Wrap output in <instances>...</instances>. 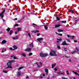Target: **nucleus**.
I'll list each match as a JSON object with an SVG mask.
<instances>
[{"label": "nucleus", "mask_w": 79, "mask_h": 79, "mask_svg": "<svg viewBox=\"0 0 79 79\" xmlns=\"http://www.w3.org/2000/svg\"><path fill=\"white\" fill-rule=\"evenodd\" d=\"M51 56H56V51L54 50H51L50 53Z\"/></svg>", "instance_id": "obj_1"}, {"label": "nucleus", "mask_w": 79, "mask_h": 79, "mask_svg": "<svg viewBox=\"0 0 79 79\" xmlns=\"http://www.w3.org/2000/svg\"><path fill=\"white\" fill-rule=\"evenodd\" d=\"M7 67H6V69L7 68H12L13 67L11 66V63L10 62H9L7 63Z\"/></svg>", "instance_id": "obj_2"}, {"label": "nucleus", "mask_w": 79, "mask_h": 79, "mask_svg": "<svg viewBox=\"0 0 79 79\" xmlns=\"http://www.w3.org/2000/svg\"><path fill=\"white\" fill-rule=\"evenodd\" d=\"M40 56H42V57H45V56H48V54L47 53L44 54L41 52L40 53Z\"/></svg>", "instance_id": "obj_3"}, {"label": "nucleus", "mask_w": 79, "mask_h": 79, "mask_svg": "<svg viewBox=\"0 0 79 79\" xmlns=\"http://www.w3.org/2000/svg\"><path fill=\"white\" fill-rule=\"evenodd\" d=\"M5 9H4L3 11H2V13H0V17L1 16V18H2V19H3V17H4V15H3L4 13H5Z\"/></svg>", "instance_id": "obj_4"}, {"label": "nucleus", "mask_w": 79, "mask_h": 79, "mask_svg": "<svg viewBox=\"0 0 79 79\" xmlns=\"http://www.w3.org/2000/svg\"><path fill=\"white\" fill-rule=\"evenodd\" d=\"M21 72L20 71H18L17 72V75L18 77H20V76H21Z\"/></svg>", "instance_id": "obj_5"}, {"label": "nucleus", "mask_w": 79, "mask_h": 79, "mask_svg": "<svg viewBox=\"0 0 79 79\" xmlns=\"http://www.w3.org/2000/svg\"><path fill=\"white\" fill-rule=\"evenodd\" d=\"M31 48H27L25 50V52H31Z\"/></svg>", "instance_id": "obj_6"}, {"label": "nucleus", "mask_w": 79, "mask_h": 79, "mask_svg": "<svg viewBox=\"0 0 79 79\" xmlns=\"http://www.w3.org/2000/svg\"><path fill=\"white\" fill-rule=\"evenodd\" d=\"M63 45H68V44L66 43V41L63 42L62 44Z\"/></svg>", "instance_id": "obj_7"}, {"label": "nucleus", "mask_w": 79, "mask_h": 79, "mask_svg": "<svg viewBox=\"0 0 79 79\" xmlns=\"http://www.w3.org/2000/svg\"><path fill=\"white\" fill-rule=\"evenodd\" d=\"M40 65H38V63H36V64H37V65L38 66V68H40V67H41V66H42V63H41V62H40Z\"/></svg>", "instance_id": "obj_8"}, {"label": "nucleus", "mask_w": 79, "mask_h": 79, "mask_svg": "<svg viewBox=\"0 0 79 79\" xmlns=\"http://www.w3.org/2000/svg\"><path fill=\"white\" fill-rule=\"evenodd\" d=\"M45 72L46 73V74L47 75H48V70L47 69H45Z\"/></svg>", "instance_id": "obj_9"}, {"label": "nucleus", "mask_w": 79, "mask_h": 79, "mask_svg": "<svg viewBox=\"0 0 79 79\" xmlns=\"http://www.w3.org/2000/svg\"><path fill=\"white\" fill-rule=\"evenodd\" d=\"M43 26H44V29L45 30H48V25H44Z\"/></svg>", "instance_id": "obj_10"}, {"label": "nucleus", "mask_w": 79, "mask_h": 79, "mask_svg": "<svg viewBox=\"0 0 79 79\" xmlns=\"http://www.w3.org/2000/svg\"><path fill=\"white\" fill-rule=\"evenodd\" d=\"M6 42L7 41L6 40H3L2 42V44H6Z\"/></svg>", "instance_id": "obj_11"}, {"label": "nucleus", "mask_w": 79, "mask_h": 79, "mask_svg": "<svg viewBox=\"0 0 79 79\" xmlns=\"http://www.w3.org/2000/svg\"><path fill=\"white\" fill-rule=\"evenodd\" d=\"M5 51H6V49L4 48H2V53H3V52H5Z\"/></svg>", "instance_id": "obj_12"}, {"label": "nucleus", "mask_w": 79, "mask_h": 79, "mask_svg": "<svg viewBox=\"0 0 79 79\" xmlns=\"http://www.w3.org/2000/svg\"><path fill=\"white\" fill-rule=\"evenodd\" d=\"M37 40L38 41H40V40H43V38H40L37 39Z\"/></svg>", "instance_id": "obj_13"}, {"label": "nucleus", "mask_w": 79, "mask_h": 79, "mask_svg": "<svg viewBox=\"0 0 79 79\" xmlns=\"http://www.w3.org/2000/svg\"><path fill=\"white\" fill-rule=\"evenodd\" d=\"M60 26H61V25L59 24L58 25H56L55 26V27L57 28V27H59Z\"/></svg>", "instance_id": "obj_14"}, {"label": "nucleus", "mask_w": 79, "mask_h": 79, "mask_svg": "<svg viewBox=\"0 0 79 79\" xmlns=\"http://www.w3.org/2000/svg\"><path fill=\"white\" fill-rule=\"evenodd\" d=\"M13 47L15 50H16V49L18 48V47H17V46H16V45H14Z\"/></svg>", "instance_id": "obj_15"}, {"label": "nucleus", "mask_w": 79, "mask_h": 79, "mask_svg": "<svg viewBox=\"0 0 79 79\" xmlns=\"http://www.w3.org/2000/svg\"><path fill=\"white\" fill-rule=\"evenodd\" d=\"M72 72H73V73H74L75 74H76L78 76H79V74L78 73H77V72H74V71H73Z\"/></svg>", "instance_id": "obj_16"}, {"label": "nucleus", "mask_w": 79, "mask_h": 79, "mask_svg": "<svg viewBox=\"0 0 79 79\" xmlns=\"http://www.w3.org/2000/svg\"><path fill=\"white\" fill-rule=\"evenodd\" d=\"M57 74H60L61 75H63L64 74V73L62 72V73H61L60 72H59V73H57Z\"/></svg>", "instance_id": "obj_17"}, {"label": "nucleus", "mask_w": 79, "mask_h": 79, "mask_svg": "<svg viewBox=\"0 0 79 79\" xmlns=\"http://www.w3.org/2000/svg\"><path fill=\"white\" fill-rule=\"evenodd\" d=\"M15 60H11L9 61V62H10L11 63H15Z\"/></svg>", "instance_id": "obj_18"}, {"label": "nucleus", "mask_w": 79, "mask_h": 79, "mask_svg": "<svg viewBox=\"0 0 79 79\" xmlns=\"http://www.w3.org/2000/svg\"><path fill=\"white\" fill-rule=\"evenodd\" d=\"M21 30V29L20 27H18L17 28V32H19V31H20Z\"/></svg>", "instance_id": "obj_19"}, {"label": "nucleus", "mask_w": 79, "mask_h": 79, "mask_svg": "<svg viewBox=\"0 0 79 79\" xmlns=\"http://www.w3.org/2000/svg\"><path fill=\"white\" fill-rule=\"evenodd\" d=\"M39 32V31H38V30L31 31V32H34V33H36V32Z\"/></svg>", "instance_id": "obj_20"}, {"label": "nucleus", "mask_w": 79, "mask_h": 79, "mask_svg": "<svg viewBox=\"0 0 79 79\" xmlns=\"http://www.w3.org/2000/svg\"><path fill=\"white\" fill-rule=\"evenodd\" d=\"M24 68V67H20L18 69V70H21V69H23V68Z\"/></svg>", "instance_id": "obj_21"}, {"label": "nucleus", "mask_w": 79, "mask_h": 79, "mask_svg": "<svg viewBox=\"0 0 79 79\" xmlns=\"http://www.w3.org/2000/svg\"><path fill=\"white\" fill-rule=\"evenodd\" d=\"M14 40H15V39H18V36H16L15 37H14L13 38Z\"/></svg>", "instance_id": "obj_22"}, {"label": "nucleus", "mask_w": 79, "mask_h": 79, "mask_svg": "<svg viewBox=\"0 0 79 79\" xmlns=\"http://www.w3.org/2000/svg\"><path fill=\"white\" fill-rule=\"evenodd\" d=\"M55 66H56V64L55 63L54 64H53L52 65V68H53V67Z\"/></svg>", "instance_id": "obj_23"}, {"label": "nucleus", "mask_w": 79, "mask_h": 79, "mask_svg": "<svg viewBox=\"0 0 79 79\" xmlns=\"http://www.w3.org/2000/svg\"><path fill=\"white\" fill-rule=\"evenodd\" d=\"M58 32H63V30H62L59 29L58 30Z\"/></svg>", "instance_id": "obj_24"}, {"label": "nucleus", "mask_w": 79, "mask_h": 79, "mask_svg": "<svg viewBox=\"0 0 79 79\" xmlns=\"http://www.w3.org/2000/svg\"><path fill=\"white\" fill-rule=\"evenodd\" d=\"M56 18L57 21H60V18H59L58 16H56Z\"/></svg>", "instance_id": "obj_25"}, {"label": "nucleus", "mask_w": 79, "mask_h": 79, "mask_svg": "<svg viewBox=\"0 0 79 79\" xmlns=\"http://www.w3.org/2000/svg\"><path fill=\"white\" fill-rule=\"evenodd\" d=\"M22 55L23 56H24V57H26V55L25 54H24V53H22Z\"/></svg>", "instance_id": "obj_26"}, {"label": "nucleus", "mask_w": 79, "mask_h": 79, "mask_svg": "<svg viewBox=\"0 0 79 79\" xmlns=\"http://www.w3.org/2000/svg\"><path fill=\"white\" fill-rule=\"evenodd\" d=\"M12 33H13V31L11 30L10 31V33H9L10 35H11V34H12Z\"/></svg>", "instance_id": "obj_27"}, {"label": "nucleus", "mask_w": 79, "mask_h": 79, "mask_svg": "<svg viewBox=\"0 0 79 79\" xmlns=\"http://www.w3.org/2000/svg\"><path fill=\"white\" fill-rule=\"evenodd\" d=\"M2 72L3 73H8V72L6 71H5V70H3Z\"/></svg>", "instance_id": "obj_28"}, {"label": "nucleus", "mask_w": 79, "mask_h": 79, "mask_svg": "<svg viewBox=\"0 0 79 79\" xmlns=\"http://www.w3.org/2000/svg\"><path fill=\"white\" fill-rule=\"evenodd\" d=\"M6 31H8V32H9L10 31V28H8L6 29Z\"/></svg>", "instance_id": "obj_29"}, {"label": "nucleus", "mask_w": 79, "mask_h": 79, "mask_svg": "<svg viewBox=\"0 0 79 79\" xmlns=\"http://www.w3.org/2000/svg\"><path fill=\"white\" fill-rule=\"evenodd\" d=\"M33 43H31V44H30V46L31 47H33Z\"/></svg>", "instance_id": "obj_30"}, {"label": "nucleus", "mask_w": 79, "mask_h": 79, "mask_svg": "<svg viewBox=\"0 0 79 79\" xmlns=\"http://www.w3.org/2000/svg\"><path fill=\"white\" fill-rule=\"evenodd\" d=\"M69 12H71L72 13H74V11L73 10H70Z\"/></svg>", "instance_id": "obj_31"}, {"label": "nucleus", "mask_w": 79, "mask_h": 79, "mask_svg": "<svg viewBox=\"0 0 79 79\" xmlns=\"http://www.w3.org/2000/svg\"><path fill=\"white\" fill-rule=\"evenodd\" d=\"M76 50H77L76 52H79V49H77V47L76 48Z\"/></svg>", "instance_id": "obj_32"}, {"label": "nucleus", "mask_w": 79, "mask_h": 79, "mask_svg": "<svg viewBox=\"0 0 79 79\" xmlns=\"http://www.w3.org/2000/svg\"><path fill=\"white\" fill-rule=\"evenodd\" d=\"M62 23H66V21H62Z\"/></svg>", "instance_id": "obj_33"}, {"label": "nucleus", "mask_w": 79, "mask_h": 79, "mask_svg": "<svg viewBox=\"0 0 79 79\" xmlns=\"http://www.w3.org/2000/svg\"><path fill=\"white\" fill-rule=\"evenodd\" d=\"M57 48L58 49H60V48H61V47H60V46L57 45Z\"/></svg>", "instance_id": "obj_34"}, {"label": "nucleus", "mask_w": 79, "mask_h": 79, "mask_svg": "<svg viewBox=\"0 0 79 79\" xmlns=\"http://www.w3.org/2000/svg\"><path fill=\"white\" fill-rule=\"evenodd\" d=\"M28 35L29 37H31V34L29 33H28Z\"/></svg>", "instance_id": "obj_35"}, {"label": "nucleus", "mask_w": 79, "mask_h": 79, "mask_svg": "<svg viewBox=\"0 0 79 79\" xmlns=\"http://www.w3.org/2000/svg\"><path fill=\"white\" fill-rule=\"evenodd\" d=\"M66 74L68 75H69V72L68 71H66Z\"/></svg>", "instance_id": "obj_36"}, {"label": "nucleus", "mask_w": 79, "mask_h": 79, "mask_svg": "<svg viewBox=\"0 0 79 79\" xmlns=\"http://www.w3.org/2000/svg\"><path fill=\"white\" fill-rule=\"evenodd\" d=\"M70 37H71L72 39H73L74 38V36H70Z\"/></svg>", "instance_id": "obj_37"}, {"label": "nucleus", "mask_w": 79, "mask_h": 79, "mask_svg": "<svg viewBox=\"0 0 79 79\" xmlns=\"http://www.w3.org/2000/svg\"><path fill=\"white\" fill-rule=\"evenodd\" d=\"M19 26V25H18V24H15L14 26L15 27H16V26Z\"/></svg>", "instance_id": "obj_38"}, {"label": "nucleus", "mask_w": 79, "mask_h": 79, "mask_svg": "<svg viewBox=\"0 0 79 79\" xmlns=\"http://www.w3.org/2000/svg\"><path fill=\"white\" fill-rule=\"evenodd\" d=\"M57 40H59V41H61L62 40V39H57Z\"/></svg>", "instance_id": "obj_39"}, {"label": "nucleus", "mask_w": 79, "mask_h": 79, "mask_svg": "<svg viewBox=\"0 0 79 79\" xmlns=\"http://www.w3.org/2000/svg\"><path fill=\"white\" fill-rule=\"evenodd\" d=\"M76 51H74L72 52V54H73V53H76Z\"/></svg>", "instance_id": "obj_40"}, {"label": "nucleus", "mask_w": 79, "mask_h": 79, "mask_svg": "<svg viewBox=\"0 0 79 79\" xmlns=\"http://www.w3.org/2000/svg\"><path fill=\"white\" fill-rule=\"evenodd\" d=\"M32 55V53H30V54H29V56H31Z\"/></svg>", "instance_id": "obj_41"}, {"label": "nucleus", "mask_w": 79, "mask_h": 79, "mask_svg": "<svg viewBox=\"0 0 79 79\" xmlns=\"http://www.w3.org/2000/svg\"><path fill=\"white\" fill-rule=\"evenodd\" d=\"M62 78L63 79H68V78H65L64 77H62Z\"/></svg>", "instance_id": "obj_42"}, {"label": "nucleus", "mask_w": 79, "mask_h": 79, "mask_svg": "<svg viewBox=\"0 0 79 79\" xmlns=\"http://www.w3.org/2000/svg\"><path fill=\"white\" fill-rule=\"evenodd\" d=\"M14 60H15V59H17V57H16V56H14Z\"/></svg>", "instance_id": "obj_43"}, {"label": "nucleus", "mask_w": 79, "mask_h": 79, "mask_svg": "<svg viewBox=\"0 0 79 79\" xmlns=\"http://www.w3.org/2000/svg\"><path fill=\"white\" fill-rule=\"evenodd\" d=\"M9 49H10V50H13V48H10Z\"/></svg>", "instance_id": "obj_44"}, {"label": "nucleus", "mask_w": 79, "mask_h": 79, "mask_svg": "<svg viewBox=\"0 0 79 79\" xmlns=\"http://www.w3.org/2000/svg\"><path fill=\"white\" fill-rule=\"evenodd\" d=\"M58 34L59 35H60V36H62V34H61L58 33Z\"/></svg>", "instance_id": "obj_45"}, {"label": "nucleus", "mask_w": 79, "mask_h": 79, "mask_svg": "<svg viewBox=\"0 0 79 79\" xmlns=\"http://www.w3.org/2000/svg\"><path fill=\"white\" fill-rule=\"evenodd\" d=\"M79 19H78L77 20H75V22H77V21H79Z\"/></svg>", "instance_id": "obj_46"}, {"label": "nucleus", "mask_w": 79, "mask_h": 79, "mask_svg": "<svg viewBox=\"0 0 79 79\" xmlns=\"http://www.w3.org/2000/svg\"><path fill=\"white\" fill-rule=\"evenodd\" d=\"M40 35V33H38L37 34V36H39V35Z\"/></svg>", "instance_id": "obj_47"}, {"label": "nucleus", "mask_w": 79, "mask_h": 79, "mask_svg": "<svg viewBox=\"0 0 79 79\" xmlns=\"http://www.w3.org/2000/svg\"><path fill=\"white\" fill-rule=\"evenodd\" d=\"M69 62H71V59L69 60Z\"/></svg>", "instance_id": "obj_48"}, {"label": "nucleus", "mask_w": 79, "mask_h": 79, "mask_svg": "<svg viewBox=\"0 0 79 79\" xmlns=\"http://www.w3.org/2000/svg\"><path fill=\"white\" fill-rule=\"evenodd\" d=\"M74 42H75V43H76V42H77V41L76 40H74Z\"/></svg>", "instance_id": "obj_49"}, {"label": "nucleus", "mask_w": 79, "mask_h": 79, "mask_svg": "<svg viewBox=\"0 0 79 79\" xmlns=\"http://www.w3.org/2000/svg\"><path fill=\"white\" fill-rule=\"evenodd\" d=\"M54 70L55 71H57L58 70L57 69H56V68H55V69H54Z\"/></svg>", "instance_id": "obj_50"}, {"label": "nucleus", "mask_w": 79, "mask_h": 79, "mask_svg": "<svg viewBox=\"0 0 79 79\" xmlns=\"http://www.w3.org/2000/svg\"><path fill=\"white\" fill-rule=\"evenodd\" d=\"M14 20L15 21V20H18V19H17V18H15V19H14Z\"/></svg>", "instance_id": "obj_51"}, {"label": "nucleus", "mask_w": 79, "mask_h": 79, "mask_svg": "<svg viewBox=\"0 0 79 79\" xmlns=\"http://www.w3.org/2000/svg\"><path fill=\"white\" fill-rule=\"evenodd\" d=\"M26 79H29V77H28V76H27L26 77Z\"/></svg>", "instance_id": "obj_52"}, {"label": "nucleus", "mask_w": 79, "mask_h": 79, "mask_svg": "<svg viewBox=\"0 0 79 79\" xmlns=\"http://www.w3.org/2000/svg\"><path fill=\"white\" fill-rule=\"evenodd\" d=\"M67 36L68 37H71V36H69V35H67Z\"/></svg>", "instance_id": "obj_53"}, {"label": "nucleus", "mask_w": 79, "mask_h": 79, "mask_svg": "<svg viewBox=\"0 0 79 79\" xmlns=\"http://www.w3.org/2000/svg\"><path fill=\"white\" fill-rule=\"evenodd\" d=\"M64 50L66 51H67V50H66V48H64Z\"/></svg>", "instance_id": "obj_54"}, {"label": "nucleus", "mask_w": 79, "mask_h": 79, "mask_svg": "<svg viewBox=\"0 0 79 79\" xmlns=\"http://www.w3.org/2000/svg\"><path fill=\"white\" fill-rule=\"evenodd\" d=\"M65 58H69V57L68 56H65Z\"/></svg>", "instance_id": "obj_55"}, {"label": "nucleus", "mask_w": 79, "mask_h": 79, "mask_svg": "<svg viewBox=\"0 0 79 79\" xmlns=\"http://www.w3.org/2000/svg\"><path fill=\"white\" fill-rule=\"evenodd\" d=\"M66 40H67L68 42H70V41L69 40H68V39H66Z\"/></svg>", "instance_id": "obj_56"}, {"label": "nucleus", "mask_w": 79, "mask_h": 79, "mask_svg": "<svg viewBox=\"0 0 79 79\" xmlns=\"http://www.w3.org/2000/svg\"><path fill=\"white\" fill-rule=\"evenodd\" d=\"M40 79H42L43 78V77L41 76L40 77Z\"/></svg>", "instance_id": "obj_57"}, {"label": "nucleus", "mask_w": 79, "mask_h": 79, "mask_svg": "<svg viewBox=\"0 0 79 79\" xmlns=\"http://www.w3.org/2000/svg\"><path fill=\"white\" fill-rule=\"evenodd\" d=\"M43 76L44 77V76H45V74H43Z\"/></svg>", "instance_id": "obj_58"}, {"label": "nucleus", "mask_w": 79, "mask_h": 79, "mask_svg": "<svg viewBox=\"0 0 79 79\" xmlns=\"http://www.w3.org/2000/svg\"><path fill=\"white\" fill-rule=\"evenodd\" d=\"M77 23L76 22H75L74 23V25H76Z\"/></svg>", "instance_id": "obj_59"}, {"label": "nucleus", "mask_w": 79, "mask_h": 79, "mask_svg": "<svg viewBox=\"0 0 79 79\" xmlns=\"http://www.w3.org/2000/svg\"><path fill=\"white\" fill-rule=\"evenodd\" d=\"M33 25H35V26H36V25H35V23H33Z\"/></svg>", "instance_id": "obj_60"}, {"label": "nucleus", "mask_w": 79, "mask_h": 79, "mask_svg": "<svg viewBox=\"0 0 79 79\" xmlns=\"http://www.w3.org/2000/svg\"><path fill=\"white\" fill-rule=\"evenodd\" d=\"M76 71H77V72H78V73H79V71L78 70H76Z\"/></svg>", "instance_id": "obj_61"}, {"label": "nucleus", "mask_w": 79, "mask_h": 79, "mask_svg": "<svg viewBox=\"0 0 79 79\" xmlns=\"http://www.w3.org/2000/svg\"><path fill=\"white\" fill-rule=\"evenodd\" d=\"M39 41V42H40V43H41V42H42L41 41Z\"/></svg>", "instance_id": "obj_62"}, {"label": "nucleus", "mask_w": 79, "mask_h": 79, "mask_svg": "<svg viewBox=\"0 0 79 79\" xmlns=\"http://www.w3.org/2000/svg\"><path fill=\"white\" fill-rule=\"evenodd\" d=\"M11 57H14V56H13V55L11 56Z\"/></svg>", "instance_id": "obj_63"}, {"label": "nucleus", "mask_w": 79, "mask_h": 79, "mask_svg": "<svg viewBox=\"0 0 79 79\" xmlns=\"http://www.w3.org/2000/svg\"><path fill=\"white\" fill-rule=\"evenodd\" d=\"M0 34H2V32H0Z\"/></svg>", "instance_id": "obj_64"}]
</instances>
